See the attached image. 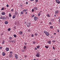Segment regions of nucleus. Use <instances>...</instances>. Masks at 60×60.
Here are the masks:
<instances>
[{
  "label": "nucleus",
  "mask_w": 60,
  "mask_h": 60,
  "mask_svg": "<svg viewBox=\"0 0 60 60\" xmlns=\"http://www.w3.org/2000/svg\"><path fill=\"white\" fill-rule=\"evenodd\" d=\"M36 56L37 57H39L40 56V54L39 52H37L36 55Z\"/></svg>",
  "instance_id": "2"
},
{
  "label": "nucleus",
  "mask_w": 60,
  "mask_h": 60,
  "mask_svg": "<svg viewBox=\"0 0 60 60\" xmlns=\"http://www.w3.org/2000/svg\"><path fill=\"white\" fill-rule=\"evenodd\" d=\"M37 19H38V17H37L36 16H35L34 17V20H37Z\"/></svg>",
  "instance_id": "7"
},
{
  "label": "nucleus",
  "mask_w": 60,
  "mask_h": 60,
  "mask_svg": "<svg viewBox=\"0 0 60 60\" xmlns=\"http://www.w3.org/2000/svg\"><path fill=\"white\" fill-rule=\"evenodd\" d=\"M8 31H10V30H11V28H9L8 29Z\"/></svg>",
  "instance_id": "26"
},
{
  "label": "nucleus",
  "mask_w": 60,
  "mask_h": 60,
  "mask_svg": "<svg viewBox=\"0 0 60 60\" xmlns=\"http://www.w3.org/2000/svg\"><path fill=\"white\" fill-rule=\"evenodd\" d=\"M7 18V16H5L4 17H2V19H6Z\"/></svg>",
  "instance_id": "4"
},
{
  "label": "nucleus",
  "mask_w": 60,
  "mask_h": 60,
  "mask_svg": "<svg viewBox=\"0 0 60 60\" xmlns=\"http://www.w3.org/2000/svg\"><path fill=\"white\" fill-rule=\"evenodd\" d=\"M2 15H4L5 14V13L4 12H3L1 13Z\"/></svg>",
  "instance_id": "8"
},
{
  "label": "nucleus",
  "mask_w": 60,
  "mask_h": 60,
  "mask_svg": "<svg viewBox=\"0 0 60 60\" xmlns=\"http://www.w3.org/2000/svg\"><path fill=\"white\" fill-rule=\"evenodd\" d=\"M55 41L53 40V41H52V42H53L54 43L55 42Z\"/></svg>",
  "instance_id": "41"
},
{
  "label": "nucleus",
  "mask_w": 60,
  "mask_h": 60,
  "mask_svg": "<svg viewBox=\"0 0 60 60\" xmlns=\"http://www.w3.org/2000/svg\"><path fill=\"white\" fill-rule=\"evenodd\" d=\"M13 42V41L12 40H11L10 41V42H11H11Z\"/></svg>",
  "instance_id": "37"
},
{
  "label": "nucleus",
  "mask_w": 60,
  "mask_h": 60,
  "mask_svg": "<svg viewBox=\"0 0 60 60\" xmlns=\"http://www.w3.org/2000/svg\"><path fill=\"white\" fill-rule=\"evenodd\" d=\"M24 49H26V46H24Z\"/></svg>",
  "instance_id": "33"
},
{
  "label": "nucleus",
  "mask_w": 60,
  "mask_h": 60,
  "mask_svg": "<svg viewBox=\"0 0 60 60\" xmlns=\"http://www.w3.org/2000/svg\"><path fill=\"white\" fill-rule=\"evenodd\" d=\"M4 10V8H2L1 9V10Z\"/></svg>",
  "instance_id": "35"
},
{
  "label": "nucleus",
  "mask_w": 60,
  "mask_h": 60,
  "mask_svg": "<svg viewBox=\"0 0 60 60\" xmlns=\"http://www.w3.org/2000/svg\"><path fill=\"white\" fill-rule=\"evenodd\" d=\"M31 26V23H28L27 24V27H29Z\"/></svg>",
  "instance_id": "3"
},
{
  "label": "nucleus",
  "mask_w": 60,
  "mask_h": 60,
  "mask_svg": "<svg viewBox=\"0 0 60 60\" xmlns=\"http://www.w3.org/2000/svg\"><path fill=\"white\" fill-rule=\"evenodd\" d=\"M12 54H10L9 55V57H12Z\"/></svg>",
  "instance_id": "16"
},
{
  "label": "nucleus",
  "mask_w": 60,
  "mask_h": 60,
  "mask_svg": "<svg viewBox=\"0 0 60 60\" xmlns=\"http://www.w3.org/2000/svg\"><path fill=\"white\" fill-rule=\"evenodd\" d=\"M18 14V12L17 11H15V15H17Z\"/></svg>",
  "instance_id": "12"
},
{
  "label": "nucleus",
  "mask_w": 60,
  "mask_h": 60,
  "mask_svg": "<svg viewBox=\"0 0 60 60\" xmlns=\"http://www.w3.org/2000/svg\"><path fill=\"white\" fill-rule=\"evenodd\" d=\"M47 16L48 17H49L50 16V15H49L48 14H47Z\"/></svg>",
  "instance_id": "31"
},
{
  "label": "nucleus",
  "mask_w": 60,
  "mask_h": 60,
  "mask_svg": "<svg viewBox=\"0 0 60 60\" xmlns=\"http://www.w3.org/2000/svg\"><path fill=\"white\" fill-rule=\"evenodd\" d=\"M50 28H51V29H53V26H50Z\"/></svg>",
  "instance_id": "25"
},
{
  "label": "nucleus",
  "mask_w": 60,
  "mask_h": 60,
  "mask_svg": "<svg viewBox=\"0 0 60 60\" xmlns=\"http://www.w3.org/2000/svg\"><path fill=\"white\" fill-rule=\"evenodd\" d=\"M22 5H21L20 6V7H22Z\"/></svg>",
  "instance_id": "45"
},
{
  "label": "nucleus",
  "mask_w": 60,
  "mask_h": 60,
  "mask_svg": "<svg viewBox=\"0 0 60 60\" xmlns=\"http://www.w3.org/2000/svg\"><path fill=\"white\" fill-rule=\"evenodd\" d=\"M34 10H37V9H38V8H37L36 7H34Z\"/></svg>",
  "instance_id": "17"
},
{
  "label": "nucleus",
  "mask_w": 60,
  "mask_h": 60,
  "mask_svg": "<svg viewBox=\"0 0 60 60\" xmlns=\"http://www.w3.org/2000/svg\"><path fill=\"white\" fill-rule=\"evenodd\" d=\"M35 1L36 2H37L38 1V0H36Z\"/></svg>",
  "instance_id": "49"
},
{
  "label": "nucleus",
  "mask_w": 60,
  "mask_h": 60,
  "mask_svg": "<svg viewBox=\"0 0 60 60\" xmlns=\"http://www.w3.org/2000/svg\"><path fill=\"white\" fill-rule=\"evenodd\" d=\"M9 40H12V37H10L9 38Z\"/></svg>",
  "instance_id": "20"
},
{
  "label": "nucleus",
  "mask_w": 60,
  "mask_h": 60,
  "mask_svg": "<svg viewBox=\"0 0 60 60\" xmlns=\"http://www.w3.org/2000/svg\"><path fill=\"white\" fill-rule=\"evenodd\" d=\"M35 50H37V48H35Z\"/></svg>",
  "instance_id": "54"
},
{
  "label": "nucleus",
  "mask_w": 60,
  "mask_h": 60,
  "mask_svg": "<svg viewBox=\"0 0 60 60\" xmlns=\"http://www.w3.org/2000/svg\"><path fill=\"white\" fill-rule=\"evenodd\" d=\"M33 44H35V42H34V41H33Z\"/></svg>",
  "instance_id": "34"
},
{
  "label": "nucleus",
  "mask_w": 60,
  "mask_h": 60,
  "mask_svg": "<svg viewBox=\"0 0 60 60\" xmlns=\"http://www.w3.org/2000/svg\"><path fill=\"white\" fill-rule=\"evenodd\" d=\"M11 11H13V9H12L11 10Z\"/></svg>",
  "instance_id": "47"
},
{
  "label": "nucleus",
  "mask_w": 60,
  "mask_h": 60,
  "mask_svg": "<svg viewBox=\"0 0 60 60\" xmlns=\"http://www.w3.org/2000/svg\"><path fill=\"white\" fill-rule=\"evenodd\" d=\"M30 1H34V0H30Z\"/></svg>",
  "instance_id": "57"
},
{
  "label": "nucleus",
  "mask_w": 60,
  "mask_h": 60,
  "mask_svg": "<svg viewBox=\"0 0 60 60\" xmlns=\"http://www.w3.org/2000/svg\"><path fill=\"white\" fill-rule=\"evenodd\" d=\"M10 54H12V52H10Z\"/></svg>",
  "instance_id": "42"
},
{
  "label": "nucleus",
  "mask_w": 60,
  "mask_h": 60,
  "mask_svg": "<svg viewBox=\"0 0 60 60\" xmlns=\"http://www.w3.org/2000/svg\"><path fill=\"white\" fill-rule=\"evenodd\" d=\"M6 50L7 51H8L9 50V49L8 48H7L6 49Z\"/></svg>",
  "instance_id": "9"
},
{
  "label": "nucleus",
  "mask_w": 60,
  "mask_h": 60,
  "mask_svg": "<svg viewBox=\"0 0 60 60\" xmlns=\"http://www.w3.org/2000/svg\"><path fill=\"white\" fill-rule=\"evenodd\" d=\"M54 60H56V59H54Z\"/></svg>",
  "instance_id": "62"
},
{
  "label": "nucleus",
  "mask_w": 60,
  "mask_h": 60,
  "mask_svg": "<svg viewBox=\"0 0 60 60\" xmlns=\"http://www.w3.org/2000/svg\"><path fill=\"white\" fill-rule=\"evenodd\" d=\"M13 43H15V40H13Z\"/></svg>",
  "instance_id": "43"
},
{
  "label": "nucleus",
  "mask_w": 60,
  "mask_h": 60,
  "mask_svg": "<svg viewBox=\"0 0 60 60\" xmlns=\"http://www.w3.org/2000/svg\"><path fill=\"white\" fill-rule=\"evenodd\" d=\"M40 14H41V13L39 12V13H38V16H40Z\"/></svg>",
  "instance_id": "29"
},
{
  "label": "nucleus",
  "mask_w": 60,
  "mask_h": 60,
  "mask_svg": "<svg viewBox=\"0 0 60 60\" xmlns=\"http://www.w3.org/2000/svg\"><path fill=\"white\" fill-rule=\"evenodd\" d=\"M31 36L32 37H34V34H32Z\"/></svg>",
  "instance_id": "53"
},
{
  "label": "nucleus",
  "mask_w": 60,
  "mask_h": 60,
  "mask_svg": "<svg viewBox=\"0 0 60 60\" xmlns=\"http://www.w3.org/2000/svg\"><path fill=\"white\" fill-rule=\"evenodd\" d=\"M22 52H24V50H22Z\"/></svg>",
  "instance_id": "61"
},
{
  "label": "nucleus",
  "mask_w": 60,
  "mask_h": 60,
  "mask_svg": "<svg viewBox=\"0 0 60 60\" xmlns=\"http://www.w3.org/2000/svg\"><path fill=\"white\" fill-rule=\"evenodd\" d=\"M27 11V9H24L23 10V12H26Z\"/></svg>",
  "instance_id": "15"
},
{
  "label": "nucleus",
  "mask_w": 60,
  "mask_h": 60,
  "mask_svg": "<svg viewBox=\"0 0 60 60\" xmlns=\"http://www.w3.org/2000/svg\"><path fill=\"white\" fill-rule=\"evenodd\" d=\"M3 48V47L0 46V49H2Z\"/></svg>",
  "instance_id": "38"
},
{
  "label": "nucleus",
  "mask_w": 60,
  "mask_h": 60,
  "mask_svg": "<svg viewBox=\"0 0 60 60\" xmlns=\"http://www.w3.org/2000/svg\"><path fill=\"white\" fill-rule=\"evenodd\" d=\"M29 32H30L31 31L30 30H28Z\"/></svg>",
  "instance_id": "55"
},
{
  "label": "nucleus",
  "mask_w": 60,
  "mask_h": 60,
  "mask_svg": "<svg viewBox=\"0 0 60 60\" xmlns=\"http://www.w3.org/2000/svg\"><path fill=\"white\" fill-rule=\"evenodd\" d=\"M53 49H55V47H54V46L53 47Z\"/></svg>",
  "instance_id": "40"
},
{
  "label": "nucleus",
  "mask_w": 60,
  "mask_h": 60,
  "mask_svg": "<svg viewBox=\"0 0 60 60\" xmlns=\"http://www.w3.org/2000/svg\"><path fill=\"white\" fill-rule=\"evenodd\" d=\"M14 36L15 38H16V37H17V36H16V35L15 34H14Z\"/></svg>",
  "instance_id": "24"
},
{
  "label": "nucleus",
  "mask_w": 60,
  "mask_h": 60,
  "mask_svg": "<svg viewBox=\"0 0 60 60\" xmlns=\"http://www.w3.org/2000/svg\"><path fill=\"white\" fill-rule=\"evenodd\" d=\"M9 17H11V13H9Z\"/></svg>",
  "instance_id": "22"
},
{
  "label": "nucleus",
  "mask_w": 60,
  "mask_h": 60,
  "mask_svg": "<svg viewBox=\"0 0 60 60\" xmlns=\"http://www.w3.org/2000/svg\"><path fill=\"white\" fill-rule=\"evenodd\" d=\"M6 7H9V5H8V4L6 5Z\"/></svg>",
  "instance_id": "36"
},
{
  "label": "nucleus",
  "mask_w": 60,
  "mask_h": 60,
  "mask_svg": "<svg viewBox=\"0 0 60 60\" xmlns=\"http://www.w3.org/2000/svg\"><path fill=\"white\" fill-rule=\"evenodd\" d=\"M2 55L3 56H4L5 55V52H3L2 53Z\"/></svg>",
  "instance_id": "18"
},
{
  "label": "nucleus",
  "mask_w": 60,
  "mask_h": 60,
  "mask_svg": "<svg viewBox=\"0 0 60 60\" xmlns=\"http://www.w3.org/2000/svg\"><path fill=\"white\" fill-rule=\"evenodd\" d=\"M3 42L2 43V44H4V42H5V41L4 40H3Z\"/></svg>",
  "instance_id": "27"
},
{
  "label": "nucleus",
  "mask_w": 60,
  "mask_h": 60,
  "mask_svg": "<svg viewBox=\"0 0 60 60\" xmlns=\"http://www.w3.org/2000/svg\"><path fill=\"white\" fill-rule=\"evenodd\" d=\"M57 32H59V30H57Z\"/></svg>",
  "instance_id": "44"
},
{
  "label": "nucleus",
  "mask_w": 60,
  "mask_h": 60,
  "mask_svg": "<svg viewBox=\"0 0 60 60\" xmlns=\"http://www.w3.org/2000/svg\"><path fill=\"white\" fill-rule=\"evenodd\" d=\"M54 16H55V17H56V15H54Z\"/></svg>",
  "instance_id": "59"
},
{
  "label": "nucleus",
  "mask_w": 60,
  "mask_h": 60,
  "mask_svg": "<svg viewBox=\"0 0 60 60\" xmlns=\"http://www.w3.org/2000/svg\"><path fill=\"white\" fill-rule=\"evenodd\" d=\"M15 17H16V16H15V15H14L12 17L13 19H15Z\"/></svg>",
  "instance_id": "19"
},
{
  "label": "nucleus",
  "mask_w": 60,
  "mask_h": 60,
  "mask_svg": "<svg viewBox=\"0 0 60 60\" xmlns=\"http://www.w3.org/2000/svg\"><path fill=\"white\" fill-rule=\"evenodd\" d=\"M34 60H36V59H34Z\"/></svg>",
  "instance_id": "63"
},
{
  "label": "nucleus",
  "mask_w": 60,
  "mask_h": 60,
  "mask_svg": "<svg viewBox=\"0 0 60 60\" xmlns=\"http://www.w3.org/2000/svg\"><path fill=\"white\" fill-rule=\"evenodd\" d=\"M0 19H2V17H0Z\"/></svg>",
  "instance_id": "56"
},
{
  "label": "nucleus",
  "mask_w": 60,
  "mask_h": 60,
  "mask_svg": "<svg viewBox=\"0 0 60 60\" xmlns=\"http://www.w3.org/2000/svg\"><path fill=\"white\" fill-rule=\"evenodd\" d=\"M22 31H20L19 32V34H22Z\"/></svg>",
  "instance_id": "13"
},
{
  "label": "nucleus",
  "mask_w": 60,
  "mask_h": 60,
  "mask_svg": "<svg viewBox=\"0 0 60 60\" xmlns=\"http://www.w3.org/2000/svg\"><path fill=\"white\" fill-rule=\"evenodd\" d=\"M24 44L25 45H27V43H25Z\"/></svg>",
  "instance_id": "39"
},
{
  "label": "nucleus",
  "mask_w": 60,
  "mask_h": 60,
  "mask_svg": "<svg viewBox=\"0 0 60 60\" xmlns=\"http://www.w3.org/2000/svg\"><path fill=\"white\" fill-rule=\"evenodd\" d=\"M15 58H16V59H18V55L15 54Z\"/></svg>",
  "instance_id": "5"
},
{
  "label": "nucleus",
  "mask_w": 60,
  "mask_h": 60,
  "mask_svg": "<svg viewBox=\"0 0 60 60\" xmlns=\"http://www.w3.org/2000/svg\"><path fill=\"white\" fill-rule=\"evenodd\" d=\"M25 56V58H26V57H27V56Z\"/></svg>",
  "instance_id": "50"
},
{
  "label": "nucleus",
  "mask_w": 60,
  "mask_h": 60,
  "mask_svg": "<svg viewBox=\"0 0 60 60\" xmlns=\"http://www.w3.org/2000/svg\"><path fill=\"white\" fill-rule=\"evenodd\" d=\"M48 42L49 44H51V42L50 41H49Z\"/></svg>",
  "instance_id": "21"
},
{
  "label": "nucleus",
  "mask_w": 60,
  "mask_h": 60,
  "mask_svg": "<svg viewBox=\"0 0 60 60\" xmlns=\"http://www.w3.org/2000/svg\"><path fill=\"white\" fill-rule=\"evenodd\" d=\"M55 14H58V11L57 10L55 12Z\"/></svg>",
  "instance_id": "14"
},
{
  "label": "nucleus",
  "mask_w": 60,
  "mask_h": 60,
  "mask_svg": "<svg viewBox=\"0 0 60 60\" xmlns=\"http://www.w3.org/2000/svg\"><path fill=\"white\" fill-rule=\"evenodd\" d=\"M44 33L47 36H49V32H47L46 31L44 30Z\"/></svg>",
  "instance_id": "1"
},
{
  "label": "nucleus",
  "mask_w": 60,
  "mask_h": 60,
  "mask_svg": "<svg viewBox=\"0 0 60 60\" xmlns=\"http://www.w3.org/2000/svg\"><path fill=\"white\" fill-rule=\"evenodd\" d=\"M24 13V11H22L21 12V14L22 15Z\"/></svg>",
  "instance_id": "10"
},
{
  "label": "nucleus",
  "mask_w": 60,
  "mask_h": 60,
  "mask_svg": "<svg viewBox=\"0 0 60 60\" xmlns=\"http://www.w3.org/2000/svg\"><path fill=\"white\" fill-rule=\"evenodd\" d=\"M1 35H3V33H2L1 34Z\"/></svg>",
  "instance_id": "51"
},
{
  "label": "nucleus",
  "mask_w": 60,
  "mask_h": 60,
  "mask_svg": "<svg viewBox=\"0 0 60 60\" xmlns=\"http://www.w3.org/2000/svg\"><path fill=\"white\" fill-rule=\"evenodd\" d=\"M51 38H53V37H51Z\"/></svg>",
  "instance_id": "64"
},
{
  "label": "nucleus",
  "mask_w": 60,
  "mask_h": 60,
  "mask_svg": "<svg viewBox=\"0 0 60 60\" xmlns=\"http://www.w3.org/2000/svg\"><path fill=\"white\" fill-rule=\"evenodd\" d=\"M35 36H37L38 35V34L36 33L35 34Z\"/></svg>",
  "instance_id": "28"
},
{
  "label": "nucleus",
  "mask_w": 60,
  "mask_h": 60,
  "mask_svg": "<svg viewBox=\"0 0 60 60\" xmlns=\"http://www.w3.org/2000/svg\"><path fill=\"white\" fill-rule=\"evenodd\" d=\"M34 15H32L31 17H32V18H33V17H34Z\"/></svg>",
  "instance_id": "32"
},
{
  "label": "nucleus",
  "mask_w": 60,
  "mask_h": 60,
  "mask_svg": "<svg viewBox=\"0 0 60 60\" xmlns=\"http://www.w3.org/2000/svg\"><path fill=\"white\" fill-rule=\"evenodd\" d=\"M54 34L55 35L56 34V33H54Z\"/></svg>",
  "instance_id": "60"
},
{
  "label": "nucleus",
  "mask_w": 60,
  "mask_h": 60,
  "mask_svg": "<svg viewBox=\"0 0 60 60\" xmlns=\"http://www.w3.org/2000/svg\"><path fill=\"white\" fill-rule=\"evenodd\" d=\"M27 12H26V13H25L26 14H27Z\"/></svg>",
  "instance_id": "58"
},
{
  "label": "nucleus",
  "mask_w": 60,
  "mask_h": 60,
  "mask_svg": "<svg viewBox=\"0 0 60 60\" xmlns=\"http://www.w3.org/2000/svg\"><path fill=\"white\" fill-rule=\"evenodd\" d=\"M56 2L58 4H59L60 3V1L58 0H56Z\"/></svg>",
  "instance_id": "6"
},
{
  "label": "nucleus",
  "mask_w": 60,
  "mask_h": 60,
  "mask_svg": "<svg viewBox=\"0 0 60 60\" xmlns=\"http://www.w3.org/2000/svg\"><path fill=\"white\" fill-rule=\"evenodd\" d=\"M34 11V10L33 9H32V12H33Z\"/></svg>",
  "instance_id": "48"
},
{
  "label": "nucleus",
  "mask_w": 60,
  "mask_h": 60,
  "mask_svg": "<svg viewBox=\"0 0 60 60\" xmlns=\"http://www.w3.org/2000/svg\"><path fill=\"white\" fill-rule=\"evenodd\" d=\"M26 4H28V2H26Z\"/></svg>",
  "instance_id": "52"
},
{
  "label": "nucleus",
  "mask_w": 60,
  "mask_h": 60,
  "mask_svg": "<svg viewBox=\"0 0 60 60\" xmlns=\"http://www.w3.org/2000/svg\"><path fill=\"white\" fill-rule=\"evenodd\" d=\"M37 49H39L40 48V46H37Z\"/></svg>",
  "instance_id": "30"
},
{
  "label": "nucleus",
  "mask_w": 60,
  "mask_h": 60,
  "mask_svg": "<svg viewBox=\"0 0 60 60\" xmlns=\"http://www.w3.org/2000/svg\"><path fill=\"white\" fill-rule=\"evenodd\" d=\"M52 24V23H51V22H49V24H50H50Z\"/></svg>",
  "instance_id": "46"
},
{
  "label": "nucleus",
  "mask_w": 60,
  "mask_h": 60,
  "mask_svg": "<svg viewBox=\"0 0 60 60\" xmlns=\"http://www.w3.org/2000/svg\"><path fill=\"white\" fill-rule=\"evenodd\" d=\"M45 47L46 49H48L49 48V46H45Z\"/></svg>",
  "instance_id": "23"
},
{
  "label": "nucleus",
  "mask_w": 60,
  "mask_h": 60,
  "mask_svg": "<svg viewBox=\"0 0 60 60\" xmlns=\"http://www.w3.org/2000/svg\"><path fill=\"white\" fill-rule=\"evenodd\" d=\"M5 24H8V22L7 21H5L4 22Z\"/></svg>",
  "instance_id": "11"
}]
</instances>
